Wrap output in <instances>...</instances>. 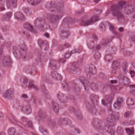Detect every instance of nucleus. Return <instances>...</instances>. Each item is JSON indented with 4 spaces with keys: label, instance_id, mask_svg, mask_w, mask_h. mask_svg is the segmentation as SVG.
Returning a JSON list of instances; mask_svg holds the SVG:
<instances>
[{
    "label": "nucleus",
    "instance_id": "1",
    "mask_svg": "<svg viewBox=\"0 0 135 135\" xmlns=\"http://www.w3.org/2000/svg\"><path fill=\"white\" fill-rule=\"evenodd\" d=\"M125 4L124 2H121L119 3V5H116L112 6L106 12L105 16H111L110 15H112L113 16L122 17L123 16V14L118 10L122 9Z\"/></svg>",
    "mask_w": 135,
    "mask_h": 135
},
{
    "label": "nucleus",
    "instance_id": "2",
    "mask_svg": "<svg viewBox=\"0 0 135 135\" xmlns=\"http://www.w3.org/2000/svg\"><path fill=\"white\" fill-rule=\"evenodd\" d=\"M99 20V17H91L90 20L83 21L81 23V25L83 26H87L90 25Z\"/></svg>",
    "mask_w": 135,
    "mask_h": 135
},
{
    "label": "nucleus",
    "instance_id": "3",
    "mask_svg": "<svg viewBox=\"0 0 135 135\" xmlns=\"http://www.w3.org/2000/svg\"><path fill=\"white\" fill-rule=\"evenodd\" d=\"M123 101V99L122 98H118L117 100V103H115L114 105V108L117 109H119Z\"/></svg>",
    "mask_w": 135,
    "mask_h": 135
},
{
    "label": "nucleus",
    "instance_id": "4",
    "mask_svg": "<svg viewBox=\"0 0 135 135\" xmlns=\"http://www.w3.org/2000/svg\"><path fill=\"white\" fill-rule=\"evenodd\" d=\"M40 0H28V2L32 5H36L40 3Z\"/></svg>",
    "mask_w": 135,
    "mask_h": 135
},
{
    "label": "nucleus",
    "instance_id": "5",
    "mask_svg": "<svg viewBox=\"0 0 135 135\" xmlns=\"http://www.w3.org/2000/svg\"><path fill=\"white\" fill-rule=\"evenodd\" d=\"M24 27L25 28L30 31H32L33 30V27L28 23L26 22L25 23L24 25Z\"/></svg>",
    "mask_w": 135,
    "mask_h": 135
},
{
    "label": "nucleus",
    "instance_id": "6",
    "mask_svg": "<svg viewBox=\"0 0 135 135\" xmlns=\"http://www.w3.org/2000/svg\"><path fill=\"white\" fill-rule=\"evenodd\" d=\"M112 68L113 70H116L118 68V64L117 61H114L113 63Z\"/></svg>",
    "mask_w": 135,
    "mask_h": 135
},
{
    "label": "nucleus",
    "instance_id": "7",
    "mask_svg": "<svg viewBox=\"0 0 135 135\" xmlns=\"http://www.w3.org/2000/svg\"><path fill=\"white\" fill-rule=\"evenodd\" d=\"M70 45L68 43H66L64 45V46L63 45H60L59 46V49L60 50H63L64 48L65 47L66 48L70 47Z\"/></svg>",
    "mask_w": 135,
    "mask_h": 135
},
{
    "label": "nucleus",
    "instance_id": "8",
    "mask_svg": "<svg viewBox=\"0 0 135 135\" xmlns=\"http://www.w3.org/2000/svg\"><path fill=\"white\" fill-rule=\"evenodd\" d=\"M126 130L127 133L128 134H133L134 133V129L132 128H126Z\"/></svg>",
    "mask_w": 135,
    "mask_h": 135
},
{
    "label": "nucleus",
    "instance_id": "9",
    "mask_svg": "<svg viewBox=\"0 0 135 135\" xmlns=\"http://www.w3.org/2000/svg\"><path fill=\"white\" fill-rule=\"evenodd\" d=\"M12 93V92L11 90H9L6 91L4 94V96L5 98H6L8 96H10Z\"/></svg>",
    "mask_w": 135,
    "mask_h": 135
},
{
    "label": "nucleus",
    "instance_id": "10",
    "mask_svg": "<svg viewBox=\"0 0 135 135\" xmlns=\"http://www.w3.org/2000/svg\"><path fill=\"white\" fill-rule=\"evenodd\" d=\"M53 106V108L54 112L55 113L58 112L59 110V108L57 105L55 103L54 104Z\"/></svg>",
    "mask_w": 135,
    "mask_h": 135
},
{
    "label": "nucleus",
    "instance_id": "11",
    "mask_svg": "<svg viewBox=\"0 0 135 135\" xmlns=\"http://www.w3.org/2000/svg\"><path fill=\"white\" fill-rule=\"evenodd\" d=\"M15 132V130L14 128L9 129L8 131V133L10 135H14Z\"/></svg>",
    "mask_w": 135,
    "mask_h": 135
},
{
    "label": "nucleus",
    "instance_id": "12",
    "mask_svg": "<svg viewBox=\"0 0 135 135\" xmlns=\"http://www.w3.org/2000/svg\"><path fill=\"white\" fill-rule=\"evenodd\" d=\"M29 88H33L36 89H37V87L35 86L32 82L30 83H29Z\"/></svg>",
    "mask_w": 135,
    "mask_h": 135
},
{
    "label": "nucleus",
    "instance_id": "13",
    "mask_svg": "<svg viewBox=\"0 0 135 135\" xmlns=\"http://www.w3.org/2000/svg\"><path fill=\"white\" fill-rule=\"evenodd\" d=\"M130 89L132 93H133L135 91V85H132L130 86Z\"/></svg>",
    "mask_w": 135,
    "mask_h": 135
},
{
    "label": "nucleus",
    "instance_id": "14",
    "mask_svg": "<svg viewBox=\"0 0 135 135\" xmlns=\"http://www.w3.org/2000/svg\"><path fill=\"white\" fill-rule=\"evenodd\" d=\"M14 16L15 17H22L23 16V15L20 12H18L16 13Z\"/></svg>",
    "mask_w": 135,
    "mask_h": 135
},
{
    "label": "nucleus",
    "instance_id": "15",
    "mask_svg": "<svg viewBox=\"0 0 135 135\" xmlns=\"http://www.w3.org/2000/svg\"><path fill=\"white\" fill-rule=\"evenodd\" d=\"M84 11V9H82L80 11H76L75 12V14L77 15H78L80 14L81 13L83 12Z\"/></svg>",
    "mask_w": 135,
    "mask_h": 135
},
{
    "label": "nucleus",
    "instance_id": "16",
    "mask_svg": "<svg viewBox=\"0 0 135 135\" xmlns=\"http://www.w3.org/2000/svg\"><path fill=\"white\" fill-rule=\"evenodd\" d=\"M127 104L128 106H129L130 105H133V103L132 102V100L130 99H128L127 101Z\"/></svg>",
    "mask_w": 135,
    "mask_h": 135
},
{
    "label": "nucleus",
    "instance_id": "17",
    "mask_svg": "<svg viewBox=\"0 0 135 135\" xmlns=\"http://www.w3.org/2000/svg\"><path fill=\"white\" fill-rule=\"evenodd\" d=\"M12 15V13L11 12H7L6 14V16L7 17H11Z\"/></svg>",
    "mask_w": 135,
    "mask_h": 135
},
{
    "label": "nucleus",
    "instance_id": "18",
    "mask_svg": "<svg viewBox=\"0 0 135 135\" xmlns=\"http://www.w3.org/2000/svg\"><path fill=\"white\" fill-rule=\"evenodd\" d=\"M27 125L28 127L32 128V122L31 121L28 122L27 123Z\"/></svg>",
    "mask_w": 135,
    "mask_h": 135
},
{
    "label": "nucleus",
    "instance_id": "19",
    "mask_svg": "<svg viewBox=\"0 0 135 135\" xmlns=\"http://www.w3.org/2000/svg\"><path fill=\"white\" fill-rule=\"evenodd\" d=\"M130 73L131 74V77H133L135 75V72L134 71L131 70L130 71Z\"/></svg>",
    "mask_w": 135,
    "mask_h": 135
},
{
    "label": "nucleus",
    "instance_id": "20",
    "mask_svg": "<svg viewBox=\"0 0 135 135\" xmlns=\"http://www.w3.org/2000/svg\"><path fill=\"white\" fill-rule=\"evenodd\" d=\"M131 115V113L129 112H126L124 114V116L127 117Z\"/></svg>",
    "mask_w": 135,
    "mask_h": 135
},
{
    "label": "nucleus",
    "instance_id": "21",
    "mask_svg": "<svg viewBox=\"0 0 135 135\" xmlns=\"http://www.w3.org/2000/svg\"><path fill=\"white\" fill-rule=\"evenodd\" d=\"M94 45L93 43H91L88 45L90 49H92L93 48V45Z\"/></svg>",
    "mask_w": 135,
    "mask_h": 135
},
{
    "label": "nucleus",
    "instance_id": "22",
    "mask_svg": "<svg viewBox=\"0 0 135 135\" xmlns=\"http://www.w3.org/2000/svg\"><path fill=\"white\" fill-rule=\"evenodd\" d=\"M127 68L126 66H125L123 68V70L124 72V73L125 74L127 73Z\"/></svg>",
    "mask_w": 135,
    "mask_h": 135
},
{
    "label": "nucleus",
    "instance_id": "23",
    "mask_svg": "<svg viewBox=\"0 0 135 135\" xmlns=\"http://www.w3.org/2000/svg\"><path fill=\"white\" fill-rule=\"evenodd\" d=\"M109 57H110V58L111 57L110 56V55H106L105 56V59L106 60H107V61H110V60H109V59H108L109 58Z\"/></svg>",
    "mask_w": 135,
    "mask_h": 135
},
{
    "label": "nucleus",
    "instance_id": "24",
    "mask_svg": "<svg viewBox=\"0 0 135 135\" xmlns=\"http://www.w3.org/2000/svg\"><path fill=\"white\" fill-rule=\"evenodd\" d=\"M109 27L110 30L112 31L114 30L115 27L112 25H109Z\"/></svg>",
    "mask_w": 135,
    "mask_h": 135
},
{
    "label": "nucleus",
    "instance_id": "25",
    "mask_svg": "<svg viewBox=\"0 0 135 135\" xmlns=\"http://www.w3.org/2000/svg\"><path fill=\"white\" fill-rule=\"evenodd\" d=\"M60 75L58 74L56 72L55 73V77H56L57 79H58L59 77H60Z\"/></svg>",
    "mask_w": 135,
    "mask_h": 135
},
{
    "label": "nucleus",
    "instance_id": "26",
    "mask_svg": "<svg viewBox=\"0 0 135 135\" xmlns=\"http://www.w3.org/2000/svg\"><path fill=\"white\" fill-rule=\"evenodd\" d=\"M42 128V127H40V130L41 132L43 133L44 131L46 132V130L45 129H43Z\"/></svg>",
    "mask_w": 135,
    "mask_h": 135
},
{
    "label": "nucleus",
    "instance_id": "27",
    "mask_svg": "<svg viewBox=\"0 0 135 135\" xmlns=\"http://www.w3.org/2000/svg\"><path fill=\"white\" fill-rule=\"evenodd\" d=\"M26 113L28 114L30 113L31 112V109L29 108L28 109H27Z\"/></svg>",
    "mask_w": 135,
    "mask_h": 135
},
{
    "label": "nucleus",
    "instance_id": "28",
    "mask_svg": "<svg viewBox=\"0 0 135 135\" xmlns=\"http://www.w3.org/2000/svg\"><path fill=\"white\" fill-rule=\"evenodd\" d=\"M119 31L120 32H122L124 31V28L122 27H120L119 28Z\"/></svg>",
    "mask_w": 135,
    "mask_h": 135
},
{
    "label": "nucleus",
    "instance_id": "29",
    "mask_svg": "<svg viewBox=\"0 0 135 135\" xmlns=\"http://www.w3.org/2000/svg\"><path fill=\"white\" fill-rule=\"evenodd\" d=\"M110 82L112 84L113 83H117V81L116 80H111L110 81Z\"/></svg>",
    "mask_w": 135,
    "mask_h": 135
},
{
    "label": "nucleus",
    "instance_id": "30",
    "mask_svg": "<svg viewBox=\"0 0 135 135\" xmlns=\"http://www.w3.org/2000/svg\"><path fill=\"white\" fill-rule=\"evenodd\" d=\"M22 97L23 98H27V95L25 94H23L22 96Z\"/></svg>",
    "mask_w": 135,
    "mask_h": 135
},
{
    "label": "nucleus",
    "instance_id": "31",
    "mask_svg": "<svg viewBox=\"0 0 135 135\" xmlns=\"http://www.w3.org/2000/svg\"><path fill=\"white\" fill-rule=\"evenodd\" d=\"M44 35L45 36H46V37H47L48 38H49V34L48 33H46H46L44 34Z\"/></svg>",
    "mask_w": 135,
    "mask_h": 135
},
{
    "label": "nucleus",
    "instance_id": "32",
    "mask_svg": "<svg viewBox=\"0 0 135 135\" xmlns=\"http://www.w3.org/2000/svg\"><path fill=\"white\" fill-rule=\"evenodd\" d=\"M102 104L104 105H107L105 101L103 100H102Z\"/></svg>",
    "mask_w": 135,
    "mask_h": 135
},
{
    "label": "nucleus",
    "instance_id": "33",
    "mask_svg": "<svg viewBox=\"0 0 135 135\" xmlns=\"http://www.w3.org/2000/svg\"><path fill=\"white\" fill-rule=\"evenodd\" d=\"M100 48V46L99 45H98L97 46L96 48L97 50H99Z\"/></svg>",
    "mask_w": 135,
    "mask_h": 135
},
{
    "label": "nucleus",
    "instance_id": "34",
    "mask_svg": "<svg viewBox=\"0 0 135 135\" xmlns=\"http://www.w3.org/2000/svg\"><path fill=\"white\" fill-rule=\"evenodd\" d=\"M23 83L25 84H26L27 83V79H26L25 80L23 81Z\"/></svg>",
    "mask_w": 135,
    "mask_h": 135
},
{
    "label": "nucleus",
    "instance_id": "35",
    "mask_svg": "<svg viewBox=\"0 0 135 135\" xmlns=\"http://www.w3.org/2000/svg\"><path fill=\"white\" fill-rule=\"evenodd\" d=\"M16 19L18 20H21L22 18H23L24 17H16Z\"/></svg>",
    "mask_w": 135,
    "mask_h": 135
},
{
    "label": "nucleus",
    "instance_id": "36",
    "mask_svg": "<svg viewBox=\"0 0 135 135\" xmlns=\"http://www.w3.org/2000/svg\"><path fill=\"white\" fill-rule=\"evenodd\" d=\"M100 1V0H94V2L96 3H98Z\"/></svg>",
    "mask_w": 135,
    "mask_h": 135
},
{
    "label": "nucleus",
    "instance_id": "37",
    "mask_svg": "<svg viewBox=\"0 0 135 135\" xmlns=\"http://www.w3.org/2000/svg\"><path fill=\"white\" fill-rule=\"evenodd\" d=\"M76 131H77V132L78 133H79L80 132V131L78 129H76Z\"/></svg>",
    "mask_w": 135,
    "mask_h": 135
},
{
    "label": "nucleus",
    "instance_id": "38",
    "mask_svg": "<svg viewBox=\"0 0 135 135\" xmlns=\"http://www.w3.org/2000/svg\"><path fill=\"white\" fill-rule=\"evenodd\" d=\"M1 9L2 11H3L4 9V7H2L1 8Z\"/></svg>",
    "mask_w": 135,
    "mask_h": 135
},
{
    "label": "nucleus",
    "instance_id": "39",
    "mask_svg": "<svg viewBox=\"0 0 135 135\" xmlns=\"http://www.w3.org/2000/svg\"><path fill=\"white\" fill-rule=\"evenodd\" d=\"M132 40H133L134 42H135V36L132 38Z\"/></svg>",
    "mask_w": 135,
    "mask_h": 135
},
{
    "label": "nucleus",
    "instance_id": "40",
    "mask_svg": "<svg viewBox=\"0 0 135 135\" xmlns=\"http://www.w3.org/2000/svg\"><path fill=\"white\" fill-rule=\"evenodd\" d=\"M97 55H95L94 56V57L95 58V59H97V58H96Z\"/></svg>",
    "mask_w": 135,
    "mask_h": 135
},
{
    "label": "nucleus",
    "instance_id": "41",
    "mask_svg": "<svg viewBox=\"0 0 135 135\" xmlns=\"http://www.w3.org/2000/svg\"><path fill=\"white\" fill-rule=\"evenodd\" d=\"M115 73L114 71L113 72V71H112V73L113 74H114Z\"/></svg>",
    "mask_w": 135,
    "mask_h": 135
},
{
    "label": "nucleus",
    "instance_id": "42",
    "mask_svg": "<svg viewBox=\"0 0 135 135\" xmlns=\"http://www.w3.org/2000/svg\"><path fill=\"white\" fill-rule=\"evenodd\" d=\"M94 98H97V97H96V96H95V97H94Z\"/></svg>",
    "mask_w": 135,
    "mask_h": 135
},
{
    "label": "nucleus",
    "instance_id": "43",
    "mask_svg": "<svg viewBox=\"0 0 135 135\" xmlns=\"http://www.w3.org/2000/svg\"><path fill=\"white\" fill-rule=\"evenodd\" d=\"M94 100V99L93 98V99H92V100Z\"/></svg>",
    "mask_w": 135,
    "mask_h": 135
},
{
    "label": "nucleus",
    "instance_id": "44",
    "mask_svg": "<svg viewBox=\"0 0 135 135\" xmlns=\"http://www.w3.org/2000/svg\"><path fill=\"white\" fill-rule=\"evenodd\" d=\"M118 18H122L123 17H118Z\"/></svg>",
    "mask_w": 135,
    "mask_h": 135
},
{
    "label": "nucleus",
    "instance_id": "45",
    "mask_svg": "<svg viewBox=\"0 0 135 135\" xmlns=\"http://www.w3.org/2000/svg\"><path fill=\"white\" fill-rule=\"evenodd\" d=\"M134 93H135V94H134V95H135V92H134Z\"/></svg>",
    "mask_w": 135,
    "mask_h": 135
},
{
    "label": "nucleus",
    "instance_id": "46",
    "mask_svg": "<svg viewBox=\"0 0 135 135\" xmlns=\"http://www.w3.org/2000/svg\"><path fill=\"white\" fill-rule=\"evenodd\" d=\"M111 134L112 135H114V134Z\"/></svg>",
    "mask_w": 135,
    "mask_h": 135
},
{
    "label": "nucleus",
    "instance_id": "47",
    "mask_svg": "<svg viewBox=\"0 0 135 135\" xmlns=\"http://www.w3.org/2000/svg\"><path fill=\"white\" fill-rule=\"evenodd\" d=\"M6 18H9V17H6Z\"/></svg>",
    "mask_w": 135,
    "mask_h": 135
},
{
    "label": "nucleus",
    "instance_id": "48",
    "mask_svg": "<svg viewBox=\"0 0 135 135\" xmlns=\"http://www.w3.org/2000/svg\"><path fill=\"white\" fill-rule=\"evenodd\" d=\"M59 79H60V78H59Z\"/></svg>",
    "mask_w": 135,
    "mask_h": 135
},
{
    "label": "nucleus",
    "instance_id": "49",
    "mask_svg": "<svg viewBox=\"0 0 135 135\" xmlns=\"http://www.w3.org/2000/svg\"><path fill=\"white\" fill-rule=\"evenodd\" d=\"M0 135H2L1 134H0Z\"/></svg>",
    "mask_w": 135,
    "mask_h": 135
}]
</instances>
